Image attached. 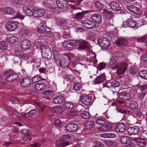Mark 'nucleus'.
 <instances>
[{
	"label": "nucleus",
	"mask_w": 147,
	"mask_h": 147,
	"mask_svg": "<svg viewBox=\"0 0 147 147\" xmlns=\"http://www.w3.org/2000/svg\"><path fill=\"white\" fill-rule=\"evenodd\" d=\"M20 24L17 22H9L6 24V27L8 30L12 31L17 29L20 26Z\"/></svg>",
	"instance_id": "nucleus-7"
},
{
	"label": "nucleus",
	"mask_w": 147,
	"mask_h": 147,
	"mask_svg": "<svg viewBox=\"0 0 147 147\" xmlns=\"http://www.w3.org/2000/svg\"><path fill=\"white\" fill-rule=\"evenodd\" d=\"M118 64V61L116 60L111 58L108 64V67L112 69L115 70L117 68Z\"/></svg>",
	"instance_id": "nucleus-18"
},
{
	"label": "nucleus",
	"mask_w": 147,
	"mask_h": 147,
	"mask_svg": "<svg viewBox=\"0 0 147 147\" xmlns=\"http://www.w3.org/2000/svg\"><path fill=\"white\" fill-rule=\"evenodd\" d=\"M105 79V76L104 74L100 75L94 80L95 84L101 83Z\"/></svg>",
	"instance_id": "nucleus-30"
},
{
	"label": "nucleus",
	"mask_w": 147,
	"mask_h": 147,
	"mask_svg": "<svg viewBox=\"0 0 147 147\" xmlns=\"http://www.w3.org/2000/svg\"><path fill=\"white\" fill-rule=\"evenodd\" d=\"M55 21L56 23L58 25H60L62 27V24L63 25L66 24L67 22V20L61 18H57L55 19Z\"/></svg>",
	"instance_id": "nucleus-35"
},
{
	"label": "nucleus",
	"mask_w": 147,
	"mask_h": 147,
	"mask_svg": "<svg viewBox=\"0 0 147 147\" xmlns=\"http://www.w3.org/2000/svg\"><path fill=\"white\" fill-rule=\"evenodd\" d=\"M103 13L105 16L109 18V24L110 25H112L113 24V20L112 19V17H113V13L111 12L108 11V10H103Z\"/></svg>",
	"instance_id": "nucleus-20"
},
{
	"label": "nucleus",
	"mask_w": 147,
	"mask_h": 147,
	"mask_svg": "<svg viewBox=\"0 0 147 147\" xmlns=\"http://www.w3.org/2000/svg\"><path fill=\"white\" fill-rule=\"evenodd\" d=\"M54 92L51 91L49 90H46L43 92V94L46 96H50L53 95Z\"/></svg>",
	"instance_id": "nucleus-62"
},
{
	"label": "nucleus",
	"mask_w": 147,
	"mask_h": 147,
	"mask_svg": "<svg viewBox=\"0 0 147 147\" xmlns=\"http://www.w3.org/2000/svg\"><path fill=\"white\" fill-rule=\"evenodd\" d=\"M65 0H58L57 1V4L58 8L61 9H74L76 8V7L73 5H69L68 4L66 5L65 6Z\"/></svg>",
	"instance_id": "nucleus-6"
},
{
	"label": "nucleus",
	"mask_w": 147,
	"mask_h": 147,
	"mask_svg": "<svg viewBox=\"0 0 147 147\" xmlns=\"http://www.w3.org/2000/svg\"><path fill=\"white\" fill-rule=\"evenodd\" d=\"M138 42H143L144 43L145 45L147 46V37L146 36L142 37L139 38L137 40Z\"/></svg>",
	"instance_id": "nucleus-51"
},
{
	"label": "nucleus",
	"mask_w": 147,
	"mask_h": 147,
	"mask_svg": "<svg viewBox=\"0 0 147 147\" xmlns=\"http://www.w3.org/2000/svg\"><path fill=\"white\" fill-rule=\"evenodd\" d=\"M78 46L80 49H84L86 48L89 45V44L86 41L84 40H78Z\"/></svg>",
	"instance_id": "nucleus-19"
},
{
	"label": "nucleus",
	"mask_w": 147,
	"mask_h": 147,
	"mask_svg": "<svg viewBox=\"0 0 147 147\" xmlns=\"http://www.w3.org/2000/svg\"><path fill=\"white\" fill-rule=\"evenodd\" d=\"M126 24L128 26L133 28H138L141 26L137 24L136 20L131 19L128 20L126 21Z\"/></svg>",
	"instance_id": "nucleus-16"
},
{
	"label": "nucleus",
	"mask_w": 147,
	"mask_h": 147,
	"mask_svg": "<svg viewBox=\"0 0 147 147\" xmlns=\"http://www.w3.org/2000/svg\"><path fill=\"white\" fill-rule=\"evenodd\" d=\"M140 130L139 127L137 126L129 127L127 129V133L129 136L134 135L137 134Z\"/></svg>",
	"instance_id": "nucleus-10"
},
{
	"label": "nucleus",
	"mask_w": 147,
	"mask_h": 147,
	"mask_svg": "<svg viewBox=\"0 0 147 147\" xmlns=\"http://www.w3.org/2000/svg\"><path fill=\"white\" fill-rule=\"evenodd\" d=\"M106 120L104 117H98L96 120V123L99 125H102L105 124Z\"/></svg>",
	"instance_id": "nucleus-41"
},
{
	"label": "nucleus",
	"mask_w": 147,
	"mask_h": 147,
	"mask_svg": "<svg viewBox=\"0 0 147 147\" xmlns=\"http://www.w3.org/2000/svg\"><path fill=\"white\" fill-rule=\"evenodd\" d=\"M77 43L78 41L71 39L64 41L63 43V46L65 49L71 50L76 47Z\"/></svg>",
	"instance_id": "nucleus-1"
},
{
	"label": "nucleus",
	"mask_w": 147,
	"mask_h": 147,
	"mask_svg": "<svg viewBox=\"0 0 147 147\" xmlns=\"http://www.w3.org/2000/svg\"><path fill=\"white\" fill-rule=\"evenodd\" d=\"M42 56L43 58L49 59L52 56L50 48L47 45L43 46L41 48Z\"/></svg>",
	"instance_id": "nucleus-2"
},
{
	"label": "nucleus",
	"mask_w": 147,
	"mask_h": 147,
	"mask_svg": "<svg viewBox=\"0 0 147 147\" xmlns=\"http://www.w3.org/2000/svg\"><path fill=\"white\" fill-rule=\"evenodd\" d=\"M28 113L29 118L32 117L36 114L37 110L35 109H32Z\"/></svg>",
	"instance_id": "nucleus-54"
},
{
	"label": "nucleus",
	"mask_w": 147,
	"mask_h": 147,
	"mask_svg": "<svg viewBox=\"0 0 147 147\" xmlns=\"http://www.w3.org/2000/svg\"><path fill=\"white\" fill-rule=\"evenodd\" d=\"M110 6L111 9H119L121 8L119 4L115 2L111 3Z\"/></svg>",
	"instance_id": "nucleus-40"
},
{
	"label": "nucleus",
	"mask_w": 147,
	"mask_h": 147,
	"mask_svg": "<svg viewBox=\"0 0 147 147\" xmlns=\"http://www.w3.org/2000/svg\"><path fill=\"white\" fill-rule=\"evenodd\" d=\"M14 53L15 55L20 58L22 57L23 53L22 51L19 49H17L15 51Z\"/></svg>",
	"instance_id": "nucleus-60"
},
{
	"label": "nucleus",
	"mask_w": 147,
	"mask_h": 147,
	"mask_svg": "<svg viewBox=\"0 0 147 147\" xmlns=\"http://www.w3.org/2000/svg\"><path fill=\"white\" fill-rule=\"evenodd\" d=\"M81 102L86 105H88L90 104L91 98L88 95H85L81 96L80 99Z\"/></svg>",
	"instance_id": "nucleus-13"
},
{
	"label": "nucleus",
	"mask_w": 147,
	"mask_h": 147,
	"mask_svg": "<svg viewBox=\"0 0 147 147\" xmlns=\"http://www.w3.org/2000/svg\"><path fill=\"white\" fill-rule=\"evenodd\" d=\"M86 65L95 66L97 61L95 57H93L90 59L86 60Z\"/></svg>",
	"instance_id": "nucleus-31"
},
{
	"label": "nucleus",
	"mask_w": 147,
	"mask_h": 147,
	"mask_svg": "<svg viewBox=\"0 0 147 147\" xmlns=\"http://www.w3.org/2000/svg\"><path fill=\"white\" fill-rule=\"evenodd\" d=\"M80 116L84 119H87L89 118L90 115L88 112L84 111L81 114Z\"/></svg>",
	"instance_id": "nucleus-52"
},
{
	"label": "nucleus",
	"mask_w": 147,
	"mask_h": 147,
	"mask_svg": "<svg viewBox=\"0 0 147 147\" xmlns=\"http://www.w3.org/2000/svg\"><path fill=\"white\" fill-rule=\"evenodd\" d=\"M104 142L106 146L112 147H115L117 144L116 142L112 141L105 140Z\"/></svg>",
	"instance_id": "nucleus-38"
},
{
	"label": "nucleus",
	"mask_w": 147,
	"mask_h": 147,
	"mask_svg": "<svg viewBox=\"0 0 147 147\" xmlns=\"http://www.w3.org/2000/svg\"><path fill=\"white\" fill-rule=\"evenodd\" d=\"M65 100V97L61 95H59L54 98L53 100V102L55 104H59L63 102Z\"/></svg>",
	"instance_id": "nucleus-26"
},
{
	"label": "nucleus",
	"mask_w": 147,
	"mask_h": 147,
	"mask_svg": "<svg viewBox=\"0 0 147 147\" xmlns=\"http://www.w3.org/2000/svg\"><path fill=\"white\" fill-rule=\"evenodd\" d=\"M45 87L46 86L45 84L41 83L36 84L35 87V89L38 91L44 89Z\"/></svg>",
	"instance_id": "nucleus-43"
},
{
	"label": "nucleus",
	"mask_w": 147,
	"mask_h": 147,
	"mask_svg": "<svg viewBox=\"0 0 147 147\" xmlns=\"http://www.w3.org/2000/svg\"><path fill=\"white\" fill-rule=\"evenodd\" d=\"M143 116L142 113L140 111L135 112L133 115L134 117L136 118L137 119H141L143 117Z\"/></svg>",
	"instance_id": "nucleus-49"
},
{
	"label": "nucleus",
	"mask_w": 147,
	"mask_h": 147,
	"mask_svg": "<svg viewBox=\"0 0 147 147\" xmlns=\"http://www.w3.org/2000/svg\"><path fill=\"white\" fill-rule=\"evenodd\" d=\"M32 81L31 78L28 77H26L23 78L20 83L21 86L22 87H25L29 85Z\"/></svg>",
	"instance_id": "nucleus-21"
},
{
	"label": "nucleus",
	"mask_w": 147,
	"mask_h": 147,
	"mask_svg": "<svg viewBox=\"0 0 147 147\" xmlns=\"http://www.w3.org/2000/svg\"><path fill=\"white\" fill-rule=\"evenodd\" d=\"M44 10H34L33 16L35 18H40L45 13Z\"/></svg>",
	"instance_id": "nucleus-24"
},
{
	"label": "nucleus",
	"mask_w": 147,
	"mask_h": 147,
	"mask_svg": "<svg viewBox=\"0 0 147 147\" xmlns=\"http://www.w3.org/2000/svg\"><path fill=\"white\" fill-rule=\"evenodd\" d=\"M70 59L69 55L66 54H64L61 59V63L62 65L65 64L66 66L71 67V63L70 62Z\"/></svg>",
	"instance_id": "nucleus-9"
},
{
	"label": "nucleus",
	"mask_w": 147,
	"mask_h": 147,
	"mask_svg": "<svg viewBox=\"0 0 147 147\" xmlns=\"http://www.w3.org/2000/svg\"><path fill=\"white\" fill-rule=\"evenodd\" d=\"M34 10H23V12L27 16H33Z\"/></svg>",
	"instance_id": "nucleus-56"
},
{
	"label": "nucleus",
	"mask_w": 147,
	"mask_h": 147,
	"mask_svg": "<svg viewBox=\"0 0 147 147\" xmlns=\"http://www.w3.org/2000/svg\"><path fill=\"white\" fill-rule=\"evenodd\" d=\"M81 87V85L79 83H76L74 84L73 86V89L75 91H77L80 90Z\"/></svg>",
	"instance_id": "nucleus-58"
},
{
	"label": "nucleus",
	"mask_w": 147,
	"mask_h": 147,
	"mask_svg": "<svg viewBox=\"0 0 147 147\" xmlns=\"http://www.w3.org/2000/svg\"><path fill=\"white\" fill-rule=\"evenodd\" d=\"M20 33L23 35L28 36L30 34V31L28 29L23 28L21 30Z\"/></svg>",
	"instance_id": "nucleus-57"
},
{
	"label": "nucleus",
	"mask_w": 147,
	"mask_h": 147,
	"mask_svg": "<svg viewBox=\"0 0 147 147\" xmlns=\"http://www.w3.org/2000/svg\"><path fill=\"white\" fill-rule=\"evenodd\" d=\"M129 138L126 136H123L120 139L121 142L123 144H128V143L129 142Z\"/></svg>",
	"instance_id": "nucleus-50"
},
{
	"label": "nucleus",
	"mask_w": 147,
	"mask_h": 147,
	"mask_svg": "<svg viewBox=\"0 0 147 147\" xmlns=\"http://www.w3.org/2000/svg\"><path fill=\"white\" fill-rule=\"evenodd\" d=\"M138 70L137 67L135 65H133L129 69V72L131 74L134 75Z\"/></svg>",
	"instance_id": "nucleus-45"
},
{
	"label": "nucleus",
	"mask_w": 147,
	"mask_h": 147,
	"mask_svg": "<svg viewBox=\"0 0 147 147\" xmlns=\"http://www.w3.org/2000/svg\"><path fill=\"white\" fill-rule=\"evenodd\" d=\"M64 108L66 109H71L74 107L73 104L71 102H66L64 105Z\"/></svg>",
	"instance_id": "nucleus-47"
},
{
	"label": "nucleus",
	"mask_w": 147,
	"mask_h": 147,
	"mask_svg": "<svg viewBox=\"0 0 147 147\" xmlns=\"http://www.w3.org/2000/svg\"><path fill=\"white\" fill-rule=\"evenodd\" d=\"M50 109L52 112L58 115L62 113L63 111L62 107L59 106L51 107Z\"/></svg>",
	"instance_id": "nucleus-27"
},
{
	"label": "nucleus",
	"mask_w": 147,
	"mask_h": 147,
	"mask_svg": "<svg viewBox=\"0 0 147 147\" xmlns=\"http://www.w3.org/2000/svg\"><path fill=\"white\" fill-rule=\"evenodd\" d=\"M89 12L88 11H85L77 13L76 15V18L78 20L82 19L85 15V14Z\"/></svg>",
	"instance_id": "nucleus-39"
},
{
	"label": "nucleus",
	"mask_w": 147,
	"mask_h": 147,
	"mask_svg": "<svg viewBox=\"0 0 147 147\" xmlns=\"http://www.w3.org/2000/svg\"><path fill=\"white\" fill-rule=\"evenodd\" d=\"M42 80V78L39 75H36L34 76L32 80V81L34 83H35Z\"/></svg>",
	"instance_id": "nucleus-55"
},
{
	"label": "nucleus",
	"mask_w": 147,
	"mask_h": 147,
	"mask_svg": "<svg viewBox=\"0 0 147 147\" xmlns=\"http://www.w3.org/2000/svg\"><path fill=\"white\" fill-rule=\"evenodd\" d=\"M84 126L85 129H89L94 127V123L93 121H88L86 122Z\"/></svg>",
	"instance_id": "nucleus-33"
},
{
	"label": "nucleus",
	"mask_w": 147,
	"mask_h": 147,
	"mask_svg": "<svg viewBox=\"0 0 147 147\" xmlns=\"http://www.w3.org/2000/svg\"><path fill=\"white\" fill-rule=\"evenodd\" d=\"M131 12L137 15H140L142 13L141 10H129Z\"/></svg>",
	"instance_id": "nucleus-61"
},
{
	"label": "nucleus",
	"mask_w": 147,
	"mask_h": 147,
	"mask_svg": "<svg viewBox=\"0 0 147 147\" xmlns=\"http://www.w3.org/2000/svg\"><path fill=\"white\" fill-rule=\"evenodd\" d=\"M119 98L122 100H127L130 98V94L126 92L119 93Z\"/></svg>",
	"instance_id": "nucleus-28"
},
{
	"label": "nucleus",
	"mask_w": 147,
	"mask_h": 147,
	"mask_svg": "<svg viewBox=\"0 0 147 147\" xmlns=\"http://www.w3.org/2000/svg\"><path fill=\"white\" fill-rule=\"evenodd\" d=\"M18 40V38L15 36H12L6 38V41L12 44L16 42Z\"/></svg>",
	"instance_id": "nucleus-34"
},
{
	"label": "nucleus",
	"mask_w": 147,
	"mask_h": 147,
	"mask_svg": "<svg viewBox=\"0 0 147 147\" xmlns=\"http://www.w3.org/2000/svg\"><path fill=\"white\" fill-rule=\"evenodd\" d=\"M80 61V57H77L74 59L73 62L71 63V67L73 68L75 67L76 65L79 63Z\"/></svg>",
	"instance_id": "nucleus-48"
},
{
	"label": "nucleus",
	"mask_w": 147,
	"mask_h": 147,
	"mask_svg": "<svg viewBox=\"0 0 147 147\" xmlns=\"http://www.w3.org/2000/svg\"><path fill=\"white\" fill-rule=\"evenodd\" d=\"M79 127L76 124H69L67 125L65 127L66 131L69 132H74L78 130Z\"/></svg>",
	"instance_id": "nucleus-12"
},
{
	"label": "nucleus",
	"mask_w": 147,
	"mask_h": 147,
	"mask_svg": "<svg viewBox=\"0 0 147 147\" xmlns=\"http://www.w3.org/2000/svg\"><path fill=\"white\" fill-rule=\"evenodd\" d=\"M135 141L137 144L141 146H143L146 144L144 140L141 138H137L136 139Z\"/></svg>",
	"instance_id": "nucleus-42"
},
{
	"label": "nucleus",
	"mask_w": 147,
	"mask_h": 147,
	"mask_svg": "<svg viewBox=\"0 0 147 147\" xmlns=\"http://www.w3.org/2000/svg\"><path fill=\"white\" fill-rule=\"evenodd\" d=\"M115 42L118 45L123 47L127 45L128 41L127 39L125 38H120L117 39Z\"/></svg>",
	"instance_id": "nucleus-17"
},
{
	"label": "nucleus",
	"mask_w": 147,
	"mask_h": 147,
	"mask_svg": "<svg viewBox=\"0 0 147 147\" xmlns=\"http://www.w3.org/2000/svg\"><path fill=\"white\" fill-rule=\"evenodd\" d=\"M53 55L55 61H57L59 59V53L58 52L54 49H53Z\"/></svg>",
	"instance_id": "nucleus-53"
},
{
	"label": "nucleus",
	"mask_w": 147,
	"mask_h": 147,
	"mask_svg": "<svg viewBox=\"0 0 147 147\" xmlns=\"http://www.w3.org/2000/svg\"><path fill=\"white\" fill-rule=\"evenodd\" d=\"M129 107L132 110L137 109L138 108L137 103L135 101H131L129 103Z\"/></svg>",
	"instance_id": "nucleus-37"
},
{
	"label": "nucleus",
	"mask_w": 147,
	"mask_h": 147,
	"mask_svg": "<svg viewBox=\"0 0 147 147\" xmlns=\"http://www.w3.org/2000/svg\"><path fill=\"white\" fill-rule=\"evenodd\" d=\"M95 6L96 8L101 9L103 8V5L99 2L96 1L95 3Z\"/></svg>",
	"instance_id": "nucleus-59"
},
{
	"label": "nucleus",
	"mask_w": 147,
	"mask_h": 147,
	"mask_svg": "<svg viewBox=\"0 0 147 147\" xmlns=\"http://www.w3.org/2000/svg\"><path fill=\"white\" fill-rule=\"evenodd\" d=\"M82 24L83 26L88 29L94 28L96 27V24L94 22L88 20L82 21Z\"/></svg>",
	"instance_id": "nucleus-11"
},
{
	"label": "nucleus",
	"mask_w": 147,
	"mask_h": 147,
	"mask_svg": "<svg viewBox=\"0 0 147 147\" xmlns=\"http://www.w3.org/2000/svg\"><path fill=\"white\" fill-rule=\"evenodd\" d=\"M56 145L58 147H63L69 145V143L62 140H59L56 142Z\"/></svg>",
	"instance_id": "nucleus-25"
},
{
	"label": "nucleus",
	"mask_w": 147,
	"mask_h": 147,
	"mask_svg": "<svg viewBox=\"0 0 147 147\" xmlns=\"http://www.w3.org/2000/svg\"><path fill=\"white\" fill-rule=\"evenodd\" d=\"M98 45L104 48H108L110 44L109 40L106 37L99 38L97 40Z\"/></svg>",
	"instance_id": "nucleus-5"
},
{
	"label": "nucleus",
	"mask_w": 147,
	"mask_h": 147,
	"mask_svg": "<svg viewBox=\"0 0 147 147\" xmlns=\"http://www.w3.org/2000/svg\"><path fill=\"white\" fill-rule=\"evenodd\" d=\"M3 12L4 14L15 16L13 17V18H19L23 20L24 18V16L19 13L15 12V10H3Z\"/></svg>",
	"instance_id": "nucleus-4"
},
{
	"label": "nucleus",
	"mask_w": 147,
	"mask_h": 147,
	"mask_svg": "<svg viewBox=\"0 0 147 147\" xmlns=\"http://www.w3.org/2000/svg\"><path fill=\"white\" fill-rule=\"evenodd\" d=\"M91 18L93 20L97 23H100L101 21V16L97 14H95L92 15Z\"/></svg>",
	"instance_id": "nucleus-32"
},
{
	"label": "nucleus",
	"mask_w": 147,
	"mask_h": 147,
	"mask_svg": "<svg viewBox=\"0 0 147 147\" xmlns=\"http://www.w3.org/2000/svg\"><path fill=\"white\" fill-rule=\"evenodd\" d=\"M127 64L125 62L118 64L117 67V73L118 75H121L126 70L127 67Z\"/></svg>",
	"instance_id": "nucleus-8"
},
{
	"label": "nucleus",
	"mask_w": 147,
	"mask_h": 147,
	"mask_svg": "<svg viewBox=\"0 0 147 147\" xmlns=\"http://www.w3.org/2000/svg\"><path fill=\"white\" fill-rule=\"evenodd\" d=\"M138 75L141 78L147 80V71L145 70L140 71L139 72Z\"/></svg>",
	"instance_id": "nucleus-36"
},
{
	"label": "nucleus",
	"mask_w": 147,
	"mask_h": 147,
	"mask_svg": "<svg viewBox=\"0 0 147 147\" xmlns=\"http://www.w3.org/2000/svg\"><path fill=\"white\" fill-rule=\"evenodd\" d=\"M22 137L24 140H26L30 136L31 133L28 129H24L21 130Z\"/></svg>",
	"instance_id": "nucleus-22"
},
{
	"label": "nucleus",
	"mask_w": 147,
	"mask_h": 147,
	"mask_svg": "<svg viewBox=\"0 0 147 147\" xmlns=\"http://www.w3.org/2000/svg\"><path fill=\"white\" fill-rule=\"evenodd\" d=\"M125 126L124 123H119L116 125L115 130L117 132H123L125 129Z\"/></svg>",
	"instance_id": "nucleus-29"
},
{
	"label": "nucleus",
	"mask_w": 147,
	"mask_h": 147,
	"mask_svg": "<svg viewBox=\"0 0 147 147\" xmlns=\"http://www.w3.org/2000/svg\"><path fill=\"white\" fill-rule=\"evenodd\" d=\"M93 144V145L92 147H105L103 144L98 141H94Z\"/></svg>",
	"instance_id": "nucleus-46"
},
{
	"label": "nucleus",
	"mask_w": 147,
	"mask_h": 147,
	"mask_svg": "<svg viewBox=\"0 0 147 147\" xmlns=\"http://www.w3.org/2000/svg\"><path fill=\"white\" fill-rule=\"evenodd\" d=\"M20 46L22 49L25 50L28 49L30 47L31 43L29 40L24 39L21 42Z\"/></svg>",
	"instance_id": "nucleus-14"
},
{
	"label": "nucleus",
	"mask_w": 147,
	"mask_h": 147,
	"mask_svg": "<svg viewBox=\"0 0 147 147\" xmlns=\"http://www.w3.org/2000/svg\"><path fill=\"white\" fill-rule=\"evenodd\" d=\"M111 85L113 88L114 87H118L119 85V84L117 81L113 80L112 82Z\"/></svg>",
	"instance_id": "nucleus-64"
},
{
	"label": "nucleus",
	"mask_w": 147,
	"mask_h": 147,
	"mask_svg": "<svg viewBox=\"0 0 147 147\" xmlns=\"http://www.w3.org/2000/svg\"><path fill=\"white\" fill-rule=\"evenodd\" d=\"M42 33V36L45 37H50L51 36L52 34V33L51 32L48 31L46 30Z\"/></svg>",
	"instance_id": "nucleus-63"
},
{
	"label": "nucleus",
	"mask_w": 147,
	"mask_h": 147,
	"mask_svg": "<svg viewBox=\"0 0 147 147\" xmlns=\"http://www.w3.org/2000/svg\"><path fill=\"white\" fill-rule=\"evenodd\" d=\"M112 127V125L111 123H108L98 128V130L103 132H107L109 131Z\"/></svg>",
	"instance_id": "nucleus-15"
},
{
	"label": "nucleus",
	"mask_w": 147,
	"mask_h": 147,
	"mask_svg": "<svg viewBox=\"0 0 147 147\" xmlns=\"http://www.w3.org/2000/svg\"><path fill=\"white\" fill-rule=\"evenodd\" d=\"M47 28V25L45 21H42L39 24L38 27V32L40 33H42Z\"/></svg>",
	"instance_id": "nucleus-23"
},
{
	"label": "nucleus",
	"mask_w": 147,
	"mask_h": 147,
	"mask_svg": "<svg viewBox=\"0 0 147 147\" xmlns=\"http://www.w3.org/2000/svg\"><path fill=\"white\" fill-rule=\"evenodd\" d=\"M6 76L5 79L8 82H11L17 79L18 76L17 74L14 73L11 70L5 71L4 73Z\"/></svg>",
	"instance_id": "nucleus-3"
},
{
	"label": "nucleus",
	"mask_w": 147,
	"mask_h": 147,
	"mask_svg": "<svg viewBox=\"0 0 147 147\" xmlns=\"http://www.w3.org/2000/svg\"><path fill=\"white\" fill-rule=\"evenodd\" d=\"M8 45L6 42L4 41H0V49L6 50L7 48Z\"/></svg>",
	"instance_id": "nucleus-44"
}]
</instances>
